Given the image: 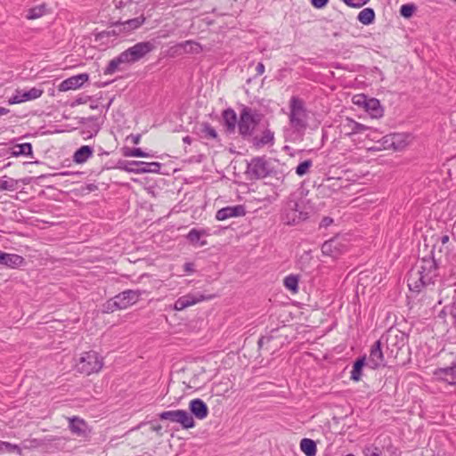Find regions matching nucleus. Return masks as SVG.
Wrapping results in <instances>:
<instances>
[{
  "mask_svg": "<svg viewBox=\"0 0 456 456\" xmlns=\"http://www.w3.org/2000/svg\"><path fill=\"white\" fill-rule=\"evenodd\" d=\"M289 126L285 129L287 140L302 141L309 126L311 112L306 109L305 102L292 96L289 102Z\"/></svg>",
  "mask_w": 456,
  "mask_h": 456,
  "instance_id": "nucleus-1",
  "label": "nucleus"
},
{
  "mask_svg": "<svg viewBox=\"0 0 456 456\" xmlns=\"http://www.w3.org/2000/svg\"><path fill=\"white\" fill-rule=\"evenodd\" d=\"M156 48L154 41L139 42L122 52L118 57L112 59L104 70L105 75L116 72L120 65L131 64L138 61Z\"/></svg>",
  "mask_w": 456,
  "mask_h": 456,
  "instance_id": "nucleus-2",
  "label": "nucleus"
},
{
  "mask_svg": "<svg viewBox=\"0 0 456 456\" xmlns=\"http://www.w3.org/2000/svg\"><path fill=\"white\" fill-rule=\"evenodd\" d=\"M437 277V266L434 258H423L421 265L412 269L409 274L408 286L412 291L419 292L422 288L434 285Z\"/></svg>",
  "mask_w": 456,
  "mask_h": 456,
  "instance_id": "nucleus-3",
  "label": "nucleus"
},
{
  "mask_svg": "<svg viewBox=\"0 0 456 456\" xmlns=\"http://www.w3.org/2000/svg\"><path fill=\"white\" fill-rule=\"evenodd\" d=\"M260 122V115L256 110L249 108L243 107L238 121V129L240 134L244 138L248 139L252 137L254 131Z\"/></svg>",
  "mask_w": 456,
  "mask_h": 456,
  "instance_id": "nucleus-4",
  "label": "nucleus"
},
{
  "mask_svg": "<svg viewBox=\"0 0 456 456\" xmlns=\"http://www.w3.org/2000/svg\"><path fill=\"white\" fill-rule=\"evenodd\" d=\"M103 366V359L94 351L85 352L76 363V370L82 374L91 375L99 372Z\"/></svg>",
  "mask_w": 456,
  "mask_h": 456,
  "instance_id": "nucleus-5",
  "label": "nucleus"
},
{
  "mask_svg": "<svg viewBox=\"0 0 456 456\" xmlns=\"http://www.w3.org/2000/svg\"><path fill=\"white\" fill-rule=\"evenodd\" d=\"M142 295V292L141 290H125L106 303V311L114 312L116 310L126 309L135 304Z\"/></svg>",
  "mask_w": 456,
  "mask_h": 456,
  "instance_id": "nucleus-6",
  "label": "nucleus"
},
{
  "mask_svg": "<svg viewBox=\"0 0 456 456\" xmlns=\"http://www.w3.org/2000/svg\"><path fill=\"white\" fill-rule=\"evenodd\" d=\"M161 420H169L180 424L183 428H192L195 421L191 414L184 410L166 411L159 414Z\"/></svg>",
  "mask_w": 456,
  "mask_h": 456,
  "instance_id": "nucleus-7",
  "label": "nucleus"
},
{
  "mask_svg": "<svg viewBox=\"0 0 456 456\" xmlns=\"http://www.w3.org/2000/svg\"><path fill=\"white\" fill-rule=\"evenodd\" d=\"M307 218V213L302 210L301 203L296 200H289L282 213V220L287 224H296Z\"/></svg>",
  "mask_w": 456,
  "mask_h": 456,
  "instance_id": "nucleus-8",
  "label": "nucleus"
},
{
  "mask_svg": "<svg viewBox=\"0 0 456 456\" xmlns=\"http://www.w3.org/2000/svg\"><path fill=\"white\" fill-rule=\"evenodd\" d=\"M213 296H205L201 293H189L180 297L174 304L175 311H183L187 307L192 306L200 302L212 299Z\"/></svg>",
  "mask_w": 456,
  "mask_h": 456,
  "instance_id": "nucleus-9",
  "label": "nucleus"
},
{
  "mask_svg": "<svg viewBox=\"0 0 456 456\" xmlns=\"http://www.w3.org/2000/svg\"><path fill=\"white\" fill-rule=\"evenodd\" d=\"M43 93V89L37 87H32L28 90L17 89L13 95L8 99V103L12 105L33 101L41 97Z\"/></svg>",
  "mask_w": 456,
  "mask_h": 456,
  "instance_id": "nucleus-10",
  "label": "nucleus"
},
{
  "mask_svg": "<svg viewBox=\"0 0 456 456\" xmlns=\"http://www.w3.org/2000/svg\"><path fill=\"white\" fill-rule=\"evenodd\" d=\"M366 365L373 370L385 365V359L383 352L381 350V343L379 340L376 341L372 345Z\"/></svg>",
  "mask_w": 456,
  "mask_h": 456,
  "instance_id": "nucleus-11",
  "label": "nucleus"
},
{
  "mask_svg": "<svg viewBox=\"0 0 456 456\" xmlns=\"http://www.w3.org/2000/svg\"><path fill=\"white\" fill-rule=\"evenodd\" d=\"M89 78L88 74L82 73L76 76H72L65 80H63L59 85V91L66 92L69 90H76L81 87Z\"/></svg>",
  "mask_w": 456,
  "mask_h": 456,
  "instance_id": "nucleus-12",
  "label": "nucleus"
},
{
  "mask_svg": "<svg viewBox=\"0 0 456 456\" xmlns=\"http://www.w3.org/2000/svg\"><path fill=\"white\" fill-rule=\"evenodd\" d=\"M248 171L256 178L265 177L268 174L267 163L263 158H255L248 164Z\"/></svg>",
  "mask_w": 456,
  "mask_h": 456,
  "instance_id": "nucleus-13",
  "label": "nucleus"
},
{
  "mask_svg": "<svg viewBox=\"0 0 456 456\" xmlns=\"http://www.w3.org/2000/svg\"><path fill=\"white\" fill-rule=\"evenodd\" d=\"M246 214L245 208L242 205L225 207L216 212L217 220L223 221L231 217L243 216Z\"/></svg>",
  "mask_w": 456,
  "mask_h": 456,
  "instance_id": "nucleus-14",
  "label": "nucleus"
},
{
  "mask_svg": "<svg viewBox=\"0 0 456 456\" xmlns=\"http://www.w3.org/2000/svg\"><path fill=\"white\" fill-rule=\"evenodd\" d=\"M251 142L256 149H261L266 145H273L274 143V134L269 129H265L261 135H256L250 137Z\"/></svg>",
  "mask_w": 456,
  "mask_h": 456,
  "instance_id": "nucleus-15",
  "label": "nucleus"
},
{
  "mask_svg": "<svg viewBox=\"0 0 456 456\" xmlns=\"http://www.w3.org/2000/svg\"><path fill=\"white\" fill-rule=\"evenodd\" d=\"M344 250V246L338 240L332 239L325 241L322 246V252L331 257H338Z\"/></svg>",
  "mask_w": 456,
  "mask_h": 456,
  "instance_id": "nucleus-16",
  "label": "nucleus"
},
{
  "mask_svg": "<svg viewBox=\"0 0 456 456\" xmlns=\"http://www.w3.org/2000/svg\"><path fill=\"white\" fill-rule=\"evenodd\" d=\"M437 379L443 380L450 385H456V365L446 368H440L434 372Z\"/></svg>",
  "mask_w": 456,
  "mask_h": 456,
  "instance_id": "nucleus-17",
  "label": "nucleus"
},
{
  "mask_svg": "<svg viewBox=\"0 0 456 456\" xmlns=\"http://www.w3.org/2000/svg\"><path fill=\"white\" fill-rule=\"evenodd\" d=\"M69 428L72 434L81 437H86L87 436L89 429L85 420L78 417H72L69 419Z\"/></svg>",
  "mask_w": 456,
  "mask_h": 456,
  "instance_id": "nucleus-18",
  "label": "nucleus"
},
{
  "mask_svg": "<svg viewBox=\"0 0 456 456\" xmlns=\"http://www.w3.org/2000/svg\"><path fill=\"white\" fill-rule=\"evenodd\" d=\"M363 99V107L371 118H380L383 116V109L380 106V102L378 99L370 98L367 99L365 96H362Z\"/></svg>",
  "mask_w": 456,
  "mask_h": 456,
  "instance_id": "nucleus-19",
  "label": "nucleus"
},
{
  "mask_svg": "<svg viewBox=\"0 0 456 456\" xmlns=\"http://www.w3.org/2000/svg\"><path fill=\"white\" fill-rule=\"evenodd\" d=\"M408 139L409 135L405 134H393L385 137V142L395 151H401L408 144Z\"/></svg>",
  "mask_w": 456,
  "mask_h": 456,
  "instance_id": "nucleus-20",
  "label": "nucleus"
},
{
  "mask_svg": "<svg viewBox=\"0 0 456 456\" xmlns=\"http://www.w3.org/2000/svg\"><path fill=\"white\" fill-rule=\"evenodd\" d=\"M189 409L199 419H204L208 414L207 404L200 398L191 400L189 403Z\"/></svg>",
  "mask_w": 456,
  "mask_h": 456,
  "instance_id": "nucleus-21",
  "label": "nucleus"
},
{
  "mask_svg": "<svg viewBox=\"0 0 456 456\" xmlns=\"http://www.w3.org/2000/svg\"><path fill=\"white\" fill-rule=\"evenodd\" d=\"M24 262V258L17 254L4 253L0 250V264L10 268L20 266Z\"/></svg>",
  "mask_w": 456,
  "mask_h": 456,
  "instance_id": "nucleus-22",
  "label": "nucleus"
},
{
  "mask_svg": "<svg viewBox=\"0 0 456 456\" xmlns=\"http://www.w3.org/2000/svg\"><path fill=\"white\" fill-rule=\"evenodd\" d=\"M130 165L143 166L142 167L138 168V169H134V168H129V167L125 168L128 172H134L136 174L148 173V172L158 173L161 167V164L159 162L147 163V162H142V161H132L130 163Z\"/></svg>",
  "mask_w": 456,
  "mask_h": 456,
  "instance_id": "nucleus-23",
  "label": "nucleus"
},
{
  "mask_svg": "<svg viewBox=\"0 0 456 456\" xmlns=\"http://www.w3.org/2000/svg\"><path fill=\"white\" fill-rule=\"evenodd\" d=\"M209 233L208 231L201 229H191L188 234L186 235L187 240L189 242L194 246H200L203 247L208 244L206 240H201L202 237L208 236Z\"/></svg>",
  "mask_w": 456,
  "mask_h": 456,
  "instance_id": "nucleus-24",
  "label": "nucleus"
},
{
  "mask_svg": "<svg viewBox=\"0 0 456 456\" xmlns=\"http://www.w3.org/2000/svg\"><path fill=\"white\" fill-rule=\"evenodd\" d=\"M223 121L226 129L229 133H233L235 131L236 126H238L237 115L232 109H227L223 111L222 114Z\"/></svg>",
  "mask_w": 456,
  "mask_h": 456,
  "instance_id": "nucleus-25",
  "label": "nucleus"
},
{
  "mask_svg": "<svg viewBox=\"0 0 456 456\" xmlns=\"http://www.w3.org/2000/svg\"><path fill=\"white\" fill-rule=\"evenodd\" d=\"M94 153L92 147L84 145L77 150L73 156L74 162L77 164L85 163Z\"/></svg>",
  "mask_w": 456,
  "mask_h": 456,
  "instance_id": "nucleus-26",
  "label": "nucleus"
},
{
  "mask_svg": "<svg viewBox=\"0 0 456 456\" xmlns=\"http://www.w3.org/2000/svg\"><path fill=\"white\" fill-rule=\"evenodd\" d=\"M19 187V181L9 177L7 175H4L0 177V191H13L17 190Z\"/></svg>",
  "mask_w": 456,
  "mask_h": 456,
  "instance_id": "nucleus-27",
  "label": "nucleus"
},
{
  "mask_svg": "<svg viewBox=\"0 0 456 456\" xmlns=\"http://www.w3.org/2000/svg\"><path fill=\"white\" fill-rule=\"evenodd\" d=\"M300 449L306 456H315L317 452L315 442L309 438H303L301 440Z\"/></svg>",
  "mask_w": 456,
  "mask_h": 456,
  "instance_id": "nucleus-28",
  "label": "nucleus"
},
{
  "mask_svg": "<svg viewBox=\"0 0 456 456\" xmlns=\"http://www.w3.org/2000/svg\"><path fill=\"white\" fill-rule=\"evenodd\" d=\"M366 358L365 356L358 358L353 366V370L351 371V379L354 381H359L362 377V370L363 366L366 364Z\"/></svg>",
  "mask_w": 456,
  "mask_h": 456,
  "instance_id": "nucleus-29",
  "label": "nucleus"
},
{
  "mask_svg": "<svg viewBox=\"0 0 456 456\" xmlns=\"http://www.w3.org/2000/svg\"><path fill=\"white\" fill-rule=\"evenodd\" d=\"M32 154V145L29 142L16 144L12 148V155L14 157L28 156Z\"/></svg>",
  "mask_w": 456,
  "mask_h": 456,
  "instance_id": "nucleus-30",
  "label": "nucleus"
},
{
  "mask_svg": "<svg viewBox=\"0 0 456 456\" xmlns=\"http://www.w3.org/2000/svg\"><path fill=\"white\" fill-rule=\"evenodd\" d=\"M375 18L374 11L371 8H364L358 14V20L363 25H369L373 22Z\"/></svg>",
  "mask_w": 456,
  "mask_h": 456,
  "instance_id": "nucleus-31",
  "label": "nucleus"
},
{
  "mask_svg": "<svg viewBox=\"0 0 456 456\" xmlns=\"http://www.w3.org/2000/svg\"><path fill=\"white\" fill-rule=\"evenodd\" d=\"M201 136L207 139L216 140L218 138L217 132L208 123H202L200 128Z\"/></svg>",
  "mask_w": 456,
  "mask_h": 456,
  "instance_id": "nucleus-32",
  "label": "nucleus"
},
{
  "mask_svg": "<svg viewBox=\"0 0 456 456\" xmlns=\"http://www.w3.org/2000/svg\"><path fill=\"white\" fill-rule=\"evenodd\" d=\"M46 12V8L45 4H40L38 6H36L34 8H31L28 10L27 14L28 20H35L37 18L42 17Z\"/></svg>",
  "mask_w": 456,
  "mask_h": 456,
  "instance_id": "nucleus-33",
  "label": "nucleus"
},
{
  "mask_svg": "<svg viewBox=\"0 0 456 456\" xmlns=\"http://www.w3.org/2000/svg\"><path fill=\"white\" fill-rule=\"evenodd\" d=\"M181 47L188 53H199L201 51L200 44L190 40L182 43Z\"/></svg>",
  "mask_w": 456,
  "mask_h": 456,
  "instance_id": "nucleus-34",
  "label": "nucleus"
},
{
  "mask_svg": "<svg viewBox=\"0 0 456 456\" xmlns=\"http://www.w3.org/2000/svg\"><path fill=\"white\" fill-rule=\"evenodd\" d=\"M283 283L284 286L293 293H296L298 289V278L296 275L287 276L284 279Z\"/></svg>",
  "mask_w": 456,
  "mask_h": 456,
  "instance_id": "nucleus-35",
  "label": "nucleus"
},
{
  "mask_svg": "<svg viewBox=\"0 0 456 456\" xmlns=\"http://www.w3.org/2000/svg\"><path fill=\"white\" fill-rule=\"evenodd\" d=\"M145 21V18L142 16L127 20L123 23L125 29L132 30L141 27Z\"/></svg>",
  "mask_w": 456,
  "mask_h": 456,
  "instance_id": "nucleus-36",
  "label": "nucleus"
},
{
  "mask_svg": "<svg viewBox=\"0 0 456 456\" xmlns=\"http://www.w3.org/2000/svg\"><path fill=\"white\" fill-rule=\"evenodd\" d=\"M313 166V161L311 159H306L303 162H301L297 167H296V174L298 176H304L306 175L310 168Z\"/></svg>",
  "mask_w": 456,
  "mask_h": 456,
  "instance_id": "nucleus-37",
  "label": "nucleus"
},
{
  "mask_svg": "<svg viewBox=\"0 0 456 456\" xmlns=\"http://www.w3.org/2000/svg\"><path fill=\"white\" fill-rule=\"evenodd\" d=\"M417 6L414 4H403L400 8V14L406 19L411 18L416 12Z\"/></svg>",
  "mask_w": 456,
  "mask_h": 456,
  "instance_id": "nucleus-38",
  "label": "nucleus"
},
{
  "mask_svg": "<svg viewBox=\"0 0 456 456\" xmlns=\"http://www.w3.org/2000/svg\"><path fill=\"white\" fill-rule=\"evenodd\" d=\"M124 156L126 157H137V158H149L151 155L144 152L140 148H134V149H126L124 151Z\"/></svg>",
  "mask_w": 456,
  "mask_h": 456,
  "instance_id": "nucleus-39",
  "label": "nucleus"
},
{
  "mask_svg": "<svg viewBox=\"0 0 456 456\" xmlns=\"http://www.w3.org/2000/svg\"><path fill=\"white\" fill-rule=\"evenodd\" d=\"M5 452H17L19 454L21 453V450L20 449V447L18 445L12 444L9 442L0 441V453Z\"/></svg>",
  "mask_w": 456,
  "mask_h": 456,
  "instance_id": "nucleus-40",
  "label": "nucleus"
},
{
  "mask_svg": "<svg viewBox=\"0 0 456 456\" xmlns=\"http://www.w3.org/2000/svg\"><path fill=\"white\" fill-rule=\"evenodd\" d=\"M351 124H354V120L351 119V118H346L345 120V122L342 124V131L346 134V135H351V134H356L354 132V127L353 126H351Z\"/></svg>",
  "mask_w": 456,
  "mask_h": 456,
  "instance_id": "nucleus-41",
  "label": "nucleus"
},
{
  "mask_svg": "<svg viewBox=\"0 0 456 456\" xmlns=\"http://www.w3.org/2000/svg\"><path fill=\"white\" fill-rule=\"evenodd\" d=\"M347 5L360 8L363 6L369 0H343Z\"/></svg>",
  "mask_w": 456,
  "mask_h": 456,
  "instance_id": "nucleus-42",
  "label": "nucleus"
},
{
  "mask_svg": "<svg viewBox=\"0 0 456 456\" xmlns=\"http://www.w3.org/2000/svg\"><path fill=\"white\" fill-rule=\"evenodd\" d=\"M351 126H353L354 127V132L356 134H360V133H363L364 131L367 130V126L362 125V124H360L356 121L354 120V124H351Z\"/></svg>",
  "mask_w": 456,
  "mask_h": 456,
  "instance_id": "nucleus-43",
  "label": "nucleus"
},
{
  "mask_svg": "<svg viewBox=\"0 0 456 456\" xmlns=\"http://www.w3.org/2000/svg\"><path fill=\"white\" fill-rule=\"evenodd\" d=\"M329 0H311V4L315 8L321 9L328 4Z\"/></svg>",
  "mask_w": 456,
  "mask_h": 456,
  "instance_id": "nucleus-44",
  "label": "nucleus"
},
{
  "mask_svg": "<svg viewBox=\"0 0 456 456\" xmlns=\"http://www.w3.org/2000/svg\"><path fill=\"white\" fill-rule=\"evenodd\" d=\"M127 139H130L134 144H139L140 141H141V134H131L130 135L127 136Z\"/></svg>",
  "mask_w": 456,
  "mask_h": 456,
  "instance_id": "nucleus-45",
  "label": "nucleus"
},
{
  "mask_svg": "<svg viewBox=\"0 0 456 456\" xmlns=\"http://www.w3.org/2000/svg\"><path fill=\"white\" fill-rule=\"evenodd\" d=\"M256 75L261 76L265 72V65L262 62H258L256 67Z\"/></svg>",
  "mask_w": 456,
  "mask_h": 456,
  "instance_id": "nucleus-46",
  "label": "nucleus"
},
{
  "mask_svg": "<svg viewBox=\"0 0 456 456\" xmlns=\"http://www.w3.org/2000/svg\"><path fill=\"white\" fill-rule=\"evenodd\" d=\"M184 271L188 273L193 272V265L191 263H186L184 265Z\"/></svg>",
  "mask_w": 456,
  "mask_h": 456,
  "instance_id": "nucleus-47",
  "label": "nucleus"
},
{
  "mask_svg": "<svg viewBox=\"0 0 456 456\" xmlns=\"http://www.w3.org/2000/svg\"><path fill=\"white\" fill-rule=\"evenodd\" d=\"M332 221L333 220L331 218L325 217V218L322 219V224L323 226H328L329 224H330L332 223Z\"/></svg>",
  "mask_w": 456,
  "mask_h": 456,
  "instance_id": "nucleus-48",
  "label": "nucleus"
},
{
  "mask_svg": "<svg viewBox=\"0 0 456 456\" xmlns=\"http://www.w3.org/2000/svg\"><path fill=\"white\" fill-rule=\"evenodd\" d=\"M449 241V236L448 235H444L441 237V244L443 246L446 245Z\"/></svg>",
  "mask_w": 456,
  "mask_h": 456,
  "instance_id": "nucleus-49",
  "label": "nucleus"
},
{
  "mask_svg": "<svg viewBox=\"0 0 456 456\" xmlns=\"http://www.w3.org/2000/svg\"><path fill=\"white\" fill-rule=\"evenodd\" d=\"M9 111L10 110L8 109L0 107V116L6 115L9 113Z\"/></svg>",
  "mask_w": 456,
  "mask_h": 456,
  "instance_id": "nucleus-50",
  "label": "nucleus"
},
{
  "mask_svg": "<svg viewBox=\"0 0 456 456\" xmlns=\"http://www.w3.org/2000/svg\"><path fill=\"white\" fill-rule=\"evenodd\" d=\"M183 141L184 143L186 144H191V138L190 136H185L183 138Z\"/></svg>",
  "mask_w": 456,
  "mask_h": 456,
  "instance_id": "nucleus-51",
  "label": "nucleus"
},
{
  "mask_svg": "<svg viewBox=\"0 0 456 456\" xmlns=\"http://www.w3.org/2000/svg\"><path fill=\"white\" fill-rule=\"evenodd\" d=\"M362 96V95H359L358 96L359 99L357 101H355L354 103H356V104H362L363 105V99L361 98Z\"/></svg>",
  "mask_w": 456,
  "mask_h": 456,
  "instance_id": "nucleus-52",
  "label": "nucleus"
},
{
  "mask_svg": "<svg viewBox=\"0 0 456 456\" xmlns=\"http://www.w3.org/2000/svg\"><path fill=\"white\" fill-rule=\"evenodd\" d=\"M366 456H380V455L378 452H371L369 454H367Z\"/></svg>",
  "mask_w": 456,
  "mask_h": 456,
  "instance_id": "nucleus-53",
  "label": "nucleus"
},
{
  "mask_svg": "<svg viewBox=\"0 0 456 456\" xmlns=\"http://www.w3.org/2000/svg\"><path fill=\"white\" fill-rule=\"evenodd\" d=\"M153 429H154V430H156V431H159V430H160V429H161V427H160V426H158V427H155Z\"/></svg>",
  "mask_w": 456,
  "mask_h": 456,
  "instance_id": "nucleus-54",
  "label": "nucleus"
},
{
  "mask_svg": "<svg viewBox=\"0 0 456 456\" xmlns=\"http://www.w3.org/2000/svg\"><path fill=\"white\" fill-rule=\"evenodd\" d=\"M263 340H264V338H261L259 339V342H258V343H259V345H261V344L263 343Z\"/></svg>",
  "mask_w": 456,
  "mask_h": 456,
  "instance_id": "nucleus-55",
  "label": "nucleus"
},
{
  "mask_svg": "<svg viewBox=\"0 0 456 456\" xmlns=\"http://www.w3.org/2000/svg\"><path fill=\"white\" fill-rule=\"evenodd\" d=\"M346 456H354V454H347V455H346Z\"/></svg>",
  "mask_w": 456,
  "mask_h": 456,
  "instance_id": "nucleus-56",
  "label": "nucleus"
}]
</instances>
